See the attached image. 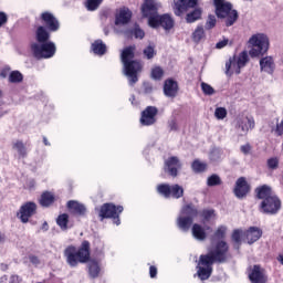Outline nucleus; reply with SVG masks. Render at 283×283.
I'll use <instances>...</instances> for the list:
<instances>
[{
    "label": "nucleus",
    "mask_w": 283,
    "mask_h": 283,
    "mask_svg": "<svg viewBox=\"0 0 283 283\" xmlns=\"http://www.w3.org/2000/svg\"><path fill=\"white\" fill-rule=\"evenodd\" d=\"M29 260H30V263L34 264L35 266H39V264H41V260H39V256L30 255Z\"/></svg>",
    "instance_id": "5fc2aeb1"
},
{
    "label": "nucleus",
    "mask_w": 283,
    "mask_h": 283,
    "mask_svg": "<svg viewBox=\"0 0 283 283\" xmlns=\"http://www.w3.org/2000/svg\"><path fill=\"white\" fill-rule=\"evenodd\" d=\"M241 151L242 154H251V145L250 144H245L243 146H241Z\"/></svg>",
    "instance_id": "4d7b16f0"
},
{
    "label": "nucleus",
    "mask_w": 283,
    "mask_h": 283,
    "mask_svg": "<svg viewBox=\"0 0 283 283\" xmlns=\"http://www.w3.org/2000/svg\"><path fill=\"white\" fill-rule=\"evenodd\" d=\"M248 44L251 46L249 54L251 59H258V56H262L269 52V36L263 33H256L251 35L248 41Z\"/></svg>",
    "instance_id": "39448f33"
},
{
    "label": "nucleus",
    "mask_w": 283,
    "mask_h": 283,
    "mask_svg": "<svg viewBox=\"0 0 283 283\" xmlns=\"http://www.w3.org/2000/svg\"><path fill=\"white\" fill-rule=\"evenodd\" d=\"M88 273L91 277H98V274L101 273V266H98V262L90 261Z\"/></svg>",
    "instance_id": "72a5a7b5"
},
{
    "label": "nucleus",
    "mask_w": 283,
    "mask_h": 283,
    "mask_svg": "<svg viewBox=\"0 0 283 283\" xmlns=\"http://www.w3.org/2000/svg\"><path fill=\"white\" fill-rule=\"evenodd\" d=\"M261 72L265 74H273L275 72V57L272 55H265L259 61Z\"/></svg>",
    "instance_id": "6ab92c4d"
},
{
    "label": "nucleus",
    "mask_w": 283,
    "mask_h": 283,
    "mask_svg": "<svg viewBox=\"0 0 283 283\" xmlns=\"http://www.w3.org/2000/svg\"><path fill=\"white\" fill-rule=\"evenodd\" d=\"M57 224L60 226V228L65 231V229H67V222H70V217L65 213L60 214L56 219Z\"/></svg>",
    "instance_id": "4c0bfd02"
},
{
    "label": "nucleus",
    "mask_w": 283,
    "mask_h": 283,
    "mask_svg": "<svg viewBox=\"0 0 283 283\" xmlns=\"http://www.w3.org/2000/svg\"><path fill=\"white\" fill-rule=\"evenodd\" d=\"M220 182H221V180L218 175H212V176L208 177V180H207L208 187H216V186L220 185Z\"/></svg>",
    "instance_id": "37998d69"
},
{
    "label": "nucleus",
    "mask_w": 283,
    "mask_h": 283,
    "mask_svg": "<svg viewBox=\"0 0 283 283\" xmlns=\"http://www.w3.org/2000/svg\"><path fill=\"white\" fill-rule=\"evenodd\" d=\"M277 158H271L268 160V167H270V169H277Z\"/></svg>",
    "instance_id": "8fccbe9b"
},
{
    "label": "nucleus",
    "mask_w": 283,
    "mask_h": 283,
    "mask_svg": "<svg viewBox=\"0 0 283 283\" xmlns=\"http://www.w3.org/2000/svg\"><path fill=\"white\" fill-rule=\"evenodd\" d=\"M275 134L276 136L283 135V120L276 124Z\"/></svg>",
    "instance_id": "864d4df0"
},
{
    "label": "nucleus",
    "mask_w": 283,
    "mask_h": 283,
    "mask_svg": "<svg viewBox=\"0 0 283 283\" xmlns=\"http://www.w3.org/2000/svg\"><path fill=\"white\" fill-rule=\"evenodd\" d=\"M227 45H229V39H223L216 44V49L222 50V48H227Z\"/></svg>",
    "instance_id": "3c124183"
},
{
    "label": "nucleus",
    "mask_w": 283,
    "mask_h": 283,
    "mask_svg": "<svg viewBox=\"0 0 283 283\" xmlns=\"http://www.w3.org/2000/svg\"><path fill=\"white\" fill-rule=\"evenodd\" d=\"M227 235V227L226 226H220L216 232H214V238L222 239Z\"/></svg>",
    "instance_id": "49530a36"
},
{
    "label": "nucleus",
    "mask_w": 283,
    "mask_h": 283,
    "mask_svg": "<svg viewBox=\"0 0 283 283\" xmlns=\"http://www.w3.org/2000/svg\"><path fill=\"white\" fill-rule=\"evenodd\" d=\"M8 280V276H2L1 282H6Z\"/></svg>",
    "instance_id": "69168bd1"
},
{
    "label": "nucleus",
    "mask_w": 283,
    "mask_h": 283,
    "mask_svg": "<svg viewBox=\"0 0 283 283\" xmlns=\"http://www.w3.org/2000/svg\"><path fill=\"white\" fill-rule=\"evenodd\" d=\"M67 208L70 209V211H72V213H76L77 216H85V211H87V209H85V206L77 201H69Z\"/></svg>",
    "instance_id": "a878e982"
},
{
    "label": "nucleus",
    "mask_w": 283,
    "mask_h": 283,
    "mask_svg": "<svg viewBox=\"0 0 283 283\" xmlns=\"http://www.w3.org/2000/svg\"><path fill=\"white\" fill-rule=\"evenodd\" d=\"M227 108L224 107H217L214 109V116L217 120H224V118H227Z\"/></svg>",
    "instance_id": "a19ab883"
},
{
    "label": "nucleus",
    "mask_w": 283,
    "mask_h": 283,
    "mask_svg": "<svg viewBox=\"0 0 283 283\" xmlns=\"http://www.w3.org/2000/svg\"><path fill=\"white\" fill-rule=\"evenodd\" d=\"M31 52L35 59H52L56 54V44L54 42L33 43Z\"/></svg>",
    "instance_id": "6e6552de"
},
{
    "label": "nucleus",
    "mask_w": 283,
    "mask_h": 283,
    "mask_svg": "<svg viewBox=\"0 0 283 283\" xmlns=\"http://www.w3.org/2000/svg\"><path fill=\"white\" fill-rule=\"evenodd\" d=\"M229 252V245L224 241H219L212 243L207 255H201L198 263L197 275L200 280H209L211 273L213 272L214 262H224L227 260Z\"/></svg>",
    "instance_id": "f257e3e1"
},
{
    "label": "nucleus",
    "mask_w": 283,
    "mask_h": 283,
    "mask_svg": "<svg viewBox=\"0 0 283 283\" xmlns=\"http://www.w3.org/2000/svg\"><path fill=\"white\" fill-rule=\"evenodd\" d=\"M249 280L251 283H266L269 277L260 265H254L249 271Z\"/></svg>",
    "instance_id": "2eb2a0df"
},
{
    "label": "nucleus",
    "mask_w": 283,
    "mask_h": 283,
    "mask_svg": "<svg viewBox=\"0 0 283 283\" xmlns=\"http://www.w3.org/2000/svg\"><path fill=\"white\" fill-rule=\"evenodd\" d=\"M157 191L160 193V196H164V198H182L185 195V189L181 186L174 185L169 186L167 184H161L157 186Z\"/></svg>",
    "instance_id": "9b49d317"
},
{
    "label": "nucleus",
    "mask_w": 283,
    "mask_h": 283,
    "mask_svg": "<svg viewBox=\"0 0 283 283\" xmlns=\"http://www.w3.org/2000/svg\"><path fill=\"white\" fill-rule=\"evenodd\" d=\"M132 21V11L127 7H123L116 11L115 25H127Z\"/></svg>",
    "instance_id": "a211bd4d"
},
{
    "label": "nucleus",
    "mask_w": 283,
    "mask_h": 283,
    "mask_svg": "<svg viewBox=\"0 0 283 283\" xmlns=\"http://www.w3.org/2000/svg\"><path fill=\"white\" fill-rule=\"evenodd\" d=\"M280 209H282V201H280V198L275 195L273 197H268L261 202V211L263 213L275 216Z\"/></svg>",
    "instance_id": "f8f14e48"
},
{
    "label": "nucleus",
    "mask_w": 283,
    "mask_h": 283,
    "mask_svg": "<svg viewBox=\"0 0 283 283\" xmlns=\"http://www.w3.org/2000/svg\"><path fill=\"white\" fill-rule=\"evenodd\" d=\"M165 76V71L160 66H154L150 71V77L154 81H160Z\"/></svg>",
    "instance_id": "f704fd0d"
},
{
    "label": "nucleus",
    "mask_w": 283,
    "mask_h": 283,
    "mask_svg": "<svg viewBox=\"0 0 283 283\" xmlns=\"http://www.w3.org/2000/svg\"><path fill=\"white\" fill-rule=\"evenodd\" d=\"M134 36L135 39H144L145 36V31L140 30L139 28H135L134 30Z\"/></svg>",
    "instance_id": "603ef678"
},
{
    "label": "nucleus",
    "mask_w": 283,
    "mask_h": 283,
    "mask_svg": "<svg viewBox=\"0 0 283 283\" xmlns=\"http://www.w3.org/2000/svg\"><path fill=\"white\" fill-rule=\"evenodd\" d=\"M0 76L2 77V78H7L8 76H10V67H4V69H2V71L0 72Z\"/></svg>",
    "instance_id": "6e6d98bb"
},
{
    "label": "nucleus",
    "mask_w": 283,
    "mask_h": 283,
    "mask_svg": "<svg viewBox=\"0 0 283 283\" xmlns=\"http://www.w3.org/2000/svg\"><path fill=\"white\" fill-rule=\"evenodd\" d=\"M21 282V277H19V275H11L9 277V283H19Z\"/></svg>",
    "instance_id": "680f3d73"
},
{
    "label": "nucleus",
    "mask_w": 283,
    "mask_h": 283,
    "mask_svg": "<svg viewBox=\"0 0 283 283\" xmlns=\"http://www.w3.org/2000/svg\"><path fill=\"white\" fill-rule=\"evenodd\" d=\"M201 90L206 96H213V94H216V90H213L211 85L205 82L201 83Z\"/></svg>",
    "instance_id": "79ce46f5"
},
{
    "label": "nucleus",
    "mask_w": 283,
    "mask_h": 283,
    "mask_svg": "<svg viewBox=\"0 0 283 283\" xmlns=\"http://www.w3.org/2000/svg\"><path fill=\"white\" fill-rule=\"evenodd\" d=\"M41 19L45 23V25L49 28V30H51V32H56V30H59L60 28L59 20H56L54 14L50 12H43L41 14Z\"/></svg>",
    "instance_id": "412c9836"
},
{
    "label": "nucleus",
    "mask_w": 283,
    "mask_h": 283,
    "mask_svg": "<svg viewBox=\"0 0 283 283\" xmlns=\"http://www.w3.org/2000/svg\"><path fill=\"white\" fill-rule=\"evenodd\" d=\"M196 216H198V210L191 205L184 207L177 218L178 229L181 231H189V228L193 224V218H196Z\"/></svg>",
    "instance_id": "0eeeda50"
},
{
    "label": "nucleus",
    "mask_w": 283,
    "mask_h": 283,
    "mask_svg": "<svg viewBox=\"0 0 283 283\" xmlns=\"http://www.w3.org/2000/svg\"><path fill=\"white\" fill-rule=\"evenodd\" d=\"M206 28H208V30H211V28H216V15L208 17V20L206 22Z\"/></svg>",
    "instance_id": "09e8293b"
},
{
    "label": "nucleus",
    "mask_w": 283,
    "mask_h": 283,
    "mask_svg": "<svg viewBox=\"0 0 283 283\" xmlns=\"http://www.w3.org/2000/svg\"><path fill=\"white\" fill-rule=\"evenodd\" d=\"M251 191V186H249V182H247V178L240 177L234 187V195L237 198H244L247 193Z\"/></svg>",
    "instance_id": "aec40b11"
},
{
    "label": "nucleus",
    "mask_w": 283,
    "mask_h": 283,
    "mask_svg": "<svg viewBox=\"0 0 283 283\" xmlns=\"http://www.w3.org/2000/svg\"><path fill=\"white\" fill-rule=\"evenodd\" d=\"M163 4L158 0H145L142 4V15L148 19L150 28H164V30H171L174 28V19L169 14L159 15L158 10Z\"/></svg>",
    "instance_id": "f03ea898"
},
{
    "label": "nucleus",
    "mask_w": 283,
    "mask_h": 283,
    "mask_svg": "<svg viewBox=\"0 0 283 283\" xmlns=\"http://www.w3.org/2000/svg\"><path fill=\"white\" fill-rule=\"evenodd\" d=\"M169 128L174 132L176 129H178V122H176V119H171L169 122Z\"/></svg>",
    "instance_id": "052dcab7"
},
{
    "label": "nucleus",
    "mask_w": 283,
    "mask_h": 283,
    "mask_svg": "<svg viewBox=\"0 0 283 283\" xmlns=\"http://www.w3.org/2000/svg\"><path fill=\"white\" fill-rule=\"evenodd\" d=\"M182 164L178 157H170L165 161V171L176 178L178 176V170L181 169Z\"/></svg>",
    "instance_id": "f3484780"
},
{
    "label": "nucleus",
    "mask_w": 283,
    "mask_h": 283,
    "mask_svg": "<svg viewBox=\"0 0 283 283\" xmlns=\"http://www.w3.org/2000/svg\"><path fill=\"white\" fill-rule=\"evenodd\" d=\"M134 50L136 48L128 46L123 50L120 59L124 65V74L127 76L129 85L138 83V73L143 72V64L134 60Z\"/></svg>",
    "instance_id": "7ed1b4c3"
},
{
    "label": "nucleus",
    "mask_w": 283,
    "mask_h": 283,
    "mask_svg": "<svg viewBox=\"0 0 283 283\" xmlns=\"http://www.w3.org/2000/svg\"><path fill=\"white\" fill-rule=\"evenodd\" d=\"M64 256L67 264L73 268L90 262V242L83 241L78 249L74 245H69L64 250Z\"/></svg>",
    "instance_id": "20e7f679"
},
{
    "label": "nucleus",
    "mask_w": 283,
    "mask_h": 283,
    "mask_svg": "<svg viewBox=\"0 0 283 283\" xmlns=\"http://www.w3.org/2000/svg\"><path fill=\"white\" fill-rule=\"evenodd\" d=\"M123 213V206H115L114 203H104L99 210V217L103 219L105 218H113L114 224L118 227L120 224V219L118 218Z\"/></svg>",
    "instance_id": "9d476101"
},
{
    "label": "nucleus",
    "mask_w": 283,
    "mask_h": 283,
    "mask_svg": "<svg viewBox=\"0 0 283 283\" xmlns=\"http://www.w3.org/2000/svg\"><path fill=\"white\" fill-rule=\"evenodd\" d=\"M234 61L242 67H245L247 64L249 63V52L242 51L238 55L232 56Z\"/></svg>",
    "instance_id": "7c9ffc66"
},
{
    "label": "nucleus",
    "mask_w": 283,
    "mask_h": 283,
    "mask_svg": "<svg viewBox=\"0 0 283 283\" xmlns=\"http://www.w3.org/2000/svg\"><path fill=\"white\" fill-rule=\"evenodd\" d=\"M3 240H6V237H3V234L0 232V242H3Z\"/></svg>",
    "instance_id": "0e129e2a"
},
{
    "label": "nucleus",
    "mask_w": 283,
    "mask_h": 283,
    "mask_svg": "<svg viewBox=\"0 0 283 283\" xmlns=\"http://www.w3.org/2000/svg\"><path fill=\"white\" fill-rule=\"evenodd\" d=\"M256 196L261 200H266V198H273V192L271 191V187L264 185L256 189Z\"/></svg>",
    "instance_id": "cd10ccee"
},
{
    "label": "nucleus",
    "mask_w": 283,
    "mask_h": 283,
    "mask_svg": "<svg viewBox=\"0 0 283 283\" xmlns=\"http://www.w3.org/2000/svg\"><path fill=\"white\" fill-rule=\"evenodd\" d=\"M279 261L283 264V255H280Z\"/></svg>",
    "instance_id": "338daca9"
},
{
    "label": "nucleus",
    "mask_w": 283,
    "mask_h": 283,
    "mask_svg": "<svg viewBox=\"0 0 283 283\" xmlns=\"http://www.w3.org/2000/svg\"><path fill=\"white\" fill-rule=\"evenodd\" d=\"M242 67L239 65L238 61L232 56L226 62V74L227 76H233V74H240Z\"/></svg>",
    "instance_id": "5701e85b"
},
{
    "label": "nucleus",
    "mask_w": 283,
    "mask_h": 283,
    "mask_svg": "<svg viewBox=\"0 0 283 283\" xmlns=\"http://www.w3.org/2000/svg\"><path fill=\"white\" fill-rule=\"evenodd\" d=\"M54 200H55L54 193L46 191V192L42 193L41 199H40V205L42 207H50V205H52L54 202Z\"/></svg>",
    "instance_id": "2f4dec72"
},
{
    "label": "nucleus",
    "mask_w": 283,
    "mask_h": 283,
    "mask_svg": "<svg viewBox=\"0 0 283 283\" xmlns=\"http://www.w3.org/2000/svg\"><path fill=\"white\" fill-rule=\"evenodd\" d=\"M92 50L94 54H98L99 56H103V54L107 52V46L105 45V43H103V41L97 40L92 44Z\"/></svg>",
    "instance_id": "c85d7f7f"
},
{
    "label": "nucleus",
    "mask_w": 283,
    "mask_h": 283,
    "mask_svg": "<svg viewBox=\"0 0 283 283\" xmlns=\"http://www.w3.org/2000/svg\"><path fill=\"white\" fill-rule=\"evenodd\" d=\"M23 82V74L19 71H12L9 73V83H21Z\"/></svg>",
    "instance_id": "c9c22d12"
},
{
    "label": "nucleus",
    "mask_w": 283,
    "mask_h": 283,
    "mask_svg": "<svg viewBox=\"0 0 283 283\" xmlns=\"http://www.w3.org/2000/svg\"><path fill=\"white\" fill-rule=\"evenodd\" d=\"M235 129L241 136H247L251 129H255V119L249 114H240L235 118Z\"/></svg>",
    "instance_id": "1a4fd4ad"
},
{
    "label": "nucleus",
    "mask_w": 283,
    "mask_h": 283,
    "mask_svg": "<svg viewBox=\"0 0 283 283\" xmlns=\"http://www.w3.org/2000/svg\"><path fill=\"white\" fill-rule=\"evenodd\" d=\"M200 0H174V12L176 17H182L189 8H196Z\"/></svg>",
    "instance_id": "4468645a"
},
{
    "label": "nucleus",
    "mask_w": 283,
    "mask_h": 283,
    "mask_svg": "<svg viewBox=\"0 0 283 283\" xmlns=\"http://www.w3.org/2000/svg\"><path fill=\"white\" fill-rule=\"evenodd\" d=\"M244 235L245 240H248V244H253L262 238V230L260 228L251 227L247 232H244Z\"/></svg>",
    "instance_id": "b1692460"
},
{
    "label": "nucleus",
    "mask_w": 283,
    "mask_h": 283,
    "mask_svg": "<svg viewBox=\"0 0 283 283\" xmlns=\"http://www.w3.org/2000/svg\"><path fill=\"white\" fill-rule=\"evenodd\" d=\"M164 93H165V96H168L169 98H174L176 94H178V82L174 80H166L164 85Z\"/></svg>",
    "instance_id": "4be33fe9"
},
{
    "label": "nucleus",
    "mask_w": 283,
    "mask_h": 283,
    "mask_svg": "<svg viewBox=\"0 0 283 283\" xmlns=\"http://www.w3.org/2000/svg\"><path fill=\"white\" fill-rule=\"evenodd\" d=\"M13 149L18 151L20 156H25L28 151L25 150V145H23V142L17 140L13 143Z\"/></svg>",
    "instance_id": "ea45409f"
},
{
    "label": "nucleus",
    "mask_w": 283,
    "mask_h": 283,
    "mask_svg": "<svg viewBox=\"0 0 283 283\" xmlns=\"http://www.w3.org/2000/svg\"><path fill=\"white\" fill-rule=\"evenodd\" d=\"M43 143H44V145H46V146L50 145V143L48 142V138H45V137L43 138Z\"/></svg>",
    "instance_id": "e2e57ef3"
},
{
    "label": "nucleus",
    "mask_w": 283,
    "mask_h": 283,
    "mask_svg": "<svg viewBox=\"0 0 283 283\" xmlns=\"http://www.w3.org/2000/svg\"><path fill=\"white\" fill-rule=\"evenodd\" d=\"M134 99H135V97L132 96V97H130L132 105H134Z\"/></svg>",
    "instance_id": "774afa93"
},
{
    "label": "nucleus",
    "mask_w": 283,
    "mask_h": 283,
    "mask_svg": "<svg viewBox=\"0 0 283 283\" xmlns=\"http://www.w3.org/2000/svg\"><path fill=\"white\" fill-rule=\"evenodd\" d=\"M34 213H36V203L29 201L21 206L18 218L25 224L30 222V219Z\"/></svg>",
    "instance_id": "ddd939ff"
},
{
    "label": "nucleus",
    "mask_w": 283,
    "mask_h": 283,
    "mask_svg": "<svg viewBox=\"0 0 283 283\" xmlns=\"http://www.w3.org/2000/svg\"><path fill=\"white\" fill-rule=\"evenodd\" d=\"M8 22V15H6V13L0 12V28L1 25H4V23Z\"/></svg>",
    "instance_id": "bf43d9fd"
},
{
    "label": "nucleus",
    "mask_w": 283,
    "mask_h": 283,
    "mask_svg": "<svg viewBox=\"0 0 283 283\" xmlns=\"http://www.w3.org/2000/svg\"><path fill=\"white\" fill-rule=\"evenodd\" d=\"M244 235V231L237 229L232 232V240L233 242H237V244H240L242 241V237Z\"/></svg>",
    "instance_id": "c03bdc74"
},
{
    "label": "nucleus",
    "mask_w": 283,
    "mask_h": 283,
    "mask_svg": "<svg viewBox=\"0 0 283 283\" xmlns=\"http://www.w3.org/2000/svg\"><path fill=\"white\" fill-rule=\"evenodd\" d=\"M50 39V33L45 30V28L40 27L36 30V41L35 43H48V40Z\"/></svg>",
    "instance_id": "c756f323"
},
{
    "label": "nucleus",
    "mask_w": 283,
    "mask_h": 283,
    "mask_svg": "<svg viewBox=\"0 0 283 283\" xmlns=\"http://www.w3.org/2000/svg\"><path fill=\"white\" fill-rule=\"evenodd\" d=\"M191 167L196 174H202V171L207 170V164H205L198 159L192 163Z\"/></svg>",
    "instance_id": "e433bc0d"
},
{
    "label": "nucleus",
    "mask_w": 283,
    "mask_h": 283,
    "mask_svg": "<svg viewBox=\"0 0 283 283\" xmlns=\"http://www.w3.org/2000/svg\"><path fill=\"white\" fill-rule=\"evenodd\" d=\"M202 218L206 221L212 220V218H216V212L213 210H203Z\"/></svg>",
    "instance_id": "de8ad7c7"
},
{
    "label": "nucleus",
    "mask_w": 283,
    "mask_h": 283,
    "mask_svg": "<svg viewBox=\"0 0 283 283\" xmlns=\"http://www.w3.org/2000/svg\"><path fill=\"white\" fill-rule=\"evenodd\" d=\"M191 233L195 240H199V242L207 240V230L198 223L192 226Z\"/></svg>",
    "instance_id": "393cba45"
},
{
    "label": "nucleus",
    "mask_w": 283,
    "mask_h": 283,
    "mask_svg": "<svg viewBox=\"0 0 283 283\" xmlns=\"http://www.w3.org/2000/svg\"><path fill=\"white\" fill-rule=\"evenodd\" d=\"M158 114V109L154 106H148L143 113L140 117V124L145 126L154 125L156 123V116Z\"/></svg>",
    "instance_id": "dca6fc26"
},
{
    "label": "nucleus",
    "mask_w": 283,
    "mask_h": 283,
    "mask_svg": "<svg viewBox=\"0 0 283 283\" xmlns=\"http://www.w3.org/2000/svg\"><path fill=\"white\" fill-rule=\"evenodd\" d=\"M149 275H150V277H156V275H158V269H156V266L151 265L149 268Z\"/></svg>",
    "instance_id": "13d9d810"
},
{
    "label": "nucleus",
    "mask_w": 283,
    "mask_h": 283,
    "mask_svg": "<svg viewBox=\"0 0 283 283\" xmlns=\"http://www.w3.org/2000/svg\"><path fill=\"white\" fill-rule=\"evenodd\" d=\"M216 14L219 19H226V25L231 27L238 21V11L231 8L227 0H213Z\"/></svg>",
    "instance_id": "423d86ee"
},
{
    "label": "nucleus",
    "mask_w": 283,
    "mask_h": 283,
    "mask_svg": "<svg viewBox=\"0 0 283 283\" xmlns=\"http://www.w3.org/2000/svg\"><path fill=\"white\" fill-rule=\"evenodd\" d=\"M200 17H202V10L200 8H198L187 14L186 21H187V23H196V21H198V19H200Z\"/></svg>",
    "instance_id": "473e14b6"
},
{
    "label": "nucleus",
    "mask_w": 283,
    "mask_h": 283,
    "mask_svg": "<svg viewBox=\"0 0 283 283\" xmlns=\"http://www.w3.org/2000/svg\"><path fill=\"white\" fill-rule=\"evenodd\" d=\"M144 55L148 60L154 59V56H156V49H154L151 45H148L146 49H144Z\"/></svg>",
    "instance_id": "a18cd8bd"
},
{
    "label": "nucleus",
    "mask_w": 283,
    "mask_h": 283,
    "mask_svg": "<svg viewBox=\"0 0 283 283\" xmlns=\"http://www.w3.org/2000/svg\"><path fill=\"white\" fill-rule=\"evenodd\" d=\"M206 36L203 25H198L191 34L193 43H201V41H205Z\"/></svg>",
    "instance_id": "bb28decb"
},
{
    "label": "nucleus",
    "mask_w": 283,
    "mask_h": 283,
    "mask_svg": "<svg viewBox=\"0 0 283 283\" xmlns=\"http://www.w3.org/2000/svg\"><path fill=\"white\" fill-rule=\"evenodd\" d=\"M101 3H103V0H87L85 6L87 10L94 12V10L98 9V6H101Z\"/></svg>",
    "instance_id": "58836bf2"
}]
</instances>
